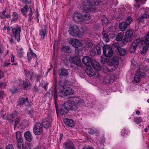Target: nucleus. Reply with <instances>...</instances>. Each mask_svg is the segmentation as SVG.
I'll return each instance as SVG.
<instances>
[{"label":"nucleus","instance_id":"nucleus-23","mask_svg":"<svg viewBox=\"0 0 149 149\" xmlns=\"http://www.w3.org/2000/svg\"><path fill=\"white\" fill-rule=\"evenodd\" d=\"M102 80L106 84L112 83L114 81V79H111V77L109 75L105 77Z\"/></svg>","mask_w":149,"mask_h":149},{"label":"nucleus","instance_id":"nucleus-54","mask_svg":"<svg viewBox=\"0 0 149 149\" xmlns=\"http://www.w3.org/2000/svg\"><path fill=\"white\" fill-rule=\"evenodd\" d=\"M6 149H14L13 145L12 144L8 145L6 148Z\"/></svg>","mask_w":149,"mask_h":149},{"label":"nucleus","instance_id":"nucleus-28","mask_svg":"<svg viewBox=\"0 0 149 149\" xmlns=\"http://www.w3.org/2000/svg\"><path fill=\"white\" fill-rule=\"evenodd\" d=\"M64 122L65 124L70 127H72L74 123L73 120L71 119H69L67 118L64 120Z\"/></svg>","mask_w":149,"mask_h":149},{"label":"nucleus","instance_id":"nucleus-26","mask_svg":"<svg viewBox=\"0 0 149 149\" xmlns=\"http://www.w3.org/2000/svg\"><path fill=\"white\" fill-rule=\"evenodd\" d=\"M147 15L146 13L145 12L143 14H141L140 15V17L138 19V21L139 22L143 23L147 17Z\"/></svg>","mask_w":149,"mask_h":149},{"label":"nucleus","instance_id":"nucleus-5","mask_svg":"<svg viewBox=\"0 0 149 149\" xmlns=\"http://www.w3.org/2000/svg\"><path fill=\"white\" fill-rule=\"evenodd\" d=\"M70 66L74 69H76L77 66H80L81 65L80 59L76 56L70 57L69 58Z\"/></svg>","mask_w":149,"mask_h":149},{"label":"nucleus","instance_id":"nucleus-9","mask_svg":"<svg viewBox=\"0 0 149 149\" xmlns=\"http://www.w3.org/2000/svg\"><path fill=\"white\" fill-rule=\"evenodd\" d=\"M34 133L36 135H39L42 132V125L41 123L37 122L34 125L33 128Z\"/></svg>","mask_w":149,"mask_h":149},{"label":"nucleus","instance_id":"nucleus-27","mask_svg":"<svg viewBox=\"0 0 149 149\" xmlns=\"http://www.w3.org/2000/svg\"><path fill=\"white\" fill-rule=\"evenodd\" d=\"M58 74L59 76H65L68 75V72L66 70L61 69L58 70Z\"/></svg>","mask_w":149,"mask_h":149},{"label":"nucleus","instance_id":"nucleus-59","mask_svg":"<svg viewBox=\"0 0 149 149\" xmlns=\"http://www.w3.org/2000/svg\"><path fill=\"white\" fill-rule=\"evenodd\" d=\"M14 56L13 55H12L11 59V61L12 62H13L14 61Z\"/></svg>","mask_w":149,"mask_h":149},{"label":"nucleus","instance_id":"nucleus-12","mask_svg":"<svg viewBox=\"0 0 149 149\" xmlns=\"http://www.w3.org/2000/svg\"><path fill=\"white\" fill-rule=\"evenodd\" d=\"M82 15L77 12L74 13L73 15L72 19L76 22L81 23L82 22Z\"/></svg>","mask_w":149,"mask_h":149},{"label":"nucleus","instance_id":"nucleus-61","mask_svg":"<svg viewBox=\"0 0 149 149\" xmlns=\"http://www.w3.org/2000/svg\"><path fill=\"white\" fill-rule=\"evenodd\" d=\"M89 133L91 134H93L94 132V131L92 129H91L88 132Z\"/></svg>","mask_w":149,"mask_h":149},{"label":"nucleus","instance_id":"nucleus-11","mask_svg":"<svg viewBox=\"0 0 149 149\" xmlns=\"http://www.w3.org/2000/svg\"><path fill=\"white\" fill-rule=\"evenodd\" d=\"M22 72L26 77L31 80L35 79L37 76L36 74L31 71L24 69Z\"/></svg>","mask_w":149,"mask_h":149},{"label":"nucleus","instance_id":"nucleus-1","mask_svg":"<svg viewBox=\"0 0 149 149\" xmlns=\"http://www.w3.org/2000/svg\"><path fill=\"white\" fill-rule=\"evenodd\" d=\"M101 3L100 0H84L83 2V9L86 13L82 16V22L88 23L90 22V15L88 13L90 12H95L96 8L95 6L98 5Z\"/></svg>","mask_w":149,"mask_h":149},{"label":"nucleus","instance_id":"nucleus-18","mask_svg":"<svg viewBox=\"0 0 149 149\" xmlns=\"http://www.w3.org/2000/svg\"><path fill=\"white\" fill-rule=\"evenodd\" d=\"M42 125L46 129H48L51 126V120L50 118L43 120L42 122Z\"/></svg>","mask_w":149,"mask_h":149},{"label":"nucleus","instance_id":"nucleus-20","mask_svg":"<svg viewBox=\"0 0 149 149\" xmlns=\"http://www.w3.org/2000/svg\"><path fill=\"white\" fill-rule=\"evenodd\" d=\"M91 65L97 71H99L101 70V68L100 64L96 61H93Z\"/></svg>","mask_w":149,"mask_h":149},{"label":"nucleus","instance_id":"nucleus-3","mask_svg":"<svg viewBox=\"0 0 149 149\" xmlns=\"http://www.w3.org/2000/svg\"><path fill=\"white\" fill-rule=\"evenodd\" d=\"M118 58L116 56H113L111 60V62L109 65V68L104 67L103 69L104 71L107 72L108 71H112L115 70L118 67Z\"/></svg>","mask_w":149,"mask_h":149},{"label":"nucleus","instance_id":"nucleus-24","mask_svg":"<svg viewBox=\"0 0 149 149\" xmlns=\"http://www.w3.org/2000/svg\"><path fill=\"white\" fill-rule=\"evenodd\" d=\"M128 25L125 22H123L119 24V27L120 30L122 31H125L128 26Z\"/></svg>","mask_w":149,"mask_h":149},{"label":"nucleus","instance_id":"nucleus-50","mask_svg":"<svg viewBox=\"0 0 149 149\" xmlns=\"http://www.w3.org/2000/svg\"><path fill=\"white\" fill-rule=\"evenodd\" d=\"M30 49V52H29L32 55L33 58H36V55L34 52H33L32 50L31 49Z\"/></svg>","mask_w":149,"mask_h":149},{"label":"nucleus","instance_id":"nucleus-56","mask_svg":"<svg viewBox=\"0 0 149 149\" xmlns=\"http://www.w3.org/2000/svg\"><path fill=\"white\" fill-rule=\"evenodd\" d=\"M4 76L3 72L0 69V79H1Z\"/></svg>","mask_w":149,"mask_h":149},{"label":"nucleus","instance_id":"nucleus-42","mask_svg":"<svg viewBox=\"0 0 149 149\" xmlns=\"http://www.w3.org/2000/svg\"><path fill=\"white\" fill-rule=\"evenodd\" d=\"M96 54L95 47L93 46L92 49L89 52V54L90 56H95Z\"/></svg>","mask_w":149,"mask_h":149},{"label":"nucleus","instance_id":"nucleus-19","mask_svg":"<svg viewBox=\"0 0 149 149\" xmlns=\"http://www.w3.org/2000/svg\"><path fill=\"white\" fill-rule=\"evenodd\" d=\"M65 149H75L74 146L71 141H67L64 143Z\"/></svg>","mask_w":149,"mask_h":149},{"label":"nucleus","instance_id":"nucleus-64","mask_svg":"<svg viewBox=\"0 0 149 149\" xmlns=\"http://www.w3.org/2000/svg\"><path fill=\"white\" fill-rule=\"evenodd\" d=\"M10 63H5L4 64V66H8L9 65H10Z\"/></svg>","mask_w":149,"mask_h":149},{"label":"nucleus","instance_id":"nucleus-58","mask_svg":"<svg viewBox=\"0 0 149 149\" xmlns=\"http://www.w3.org/2000/svg\"><path fill=\"white\" fill-rule=\"evenodd\" d=\"M16 120L15 121V123L14 124L15 126H16L17 124L18 123L19 121V119L18 118V117L17 118H16Z\"/></svg>","mask_w":149,"mask_h":149},{"label":"nucleus","instance_id":"nucleus-43","mask_svg":"<svg viewBox=\"0 0 149 149\" xmlns=\"http://www.w3.org/2000/svg\"><path fill=\"white\" fill-rule=\"evenodd\" d=\"M54 101L55 104L56 105V103L57 102V97H58V93L57 92L56 90H55L54 92Z\"/></svg>","mask_w":149,"mask_h":149},{"label":"nucleus","instance_id":"nucleus-17","mask_svg":"<svg viewBox=\"0 0 149 149\" xmlns=\"http://www.w3.org/2000/svg\"><path fill=\"white\" fill-rule=\"evenodd\" d=\"M29 101L28 97L20 98L17 102V105L21 106L24 104H28Z\"/></svg>","mask_w":149,"mask_h":149},{"label":"nucleus","instance_id":"nucleus-30","mask_svg":"<svg viewBox=\"0 0 149 149\" xmlns=\"http://www.w3.org/2000/svg\"><path fill=\"white\" fill-rule=\"evenodd\" d=\"M117 49L120 55L121 56L125 55L126 53L125 49L119 46L117 47Z\"/></svg>","mask_w":149,"mask_h":149},{"label":"nucleus","instance_id":"nucleus-62","mask_svg":"<svg viewBox=\"0 0 149 149\" xmlns=\"http://www.w3.org/2000/svg\"><path fill=\"white\" fill-rule=\"evenodd\" d=\"M75 53L77 54H78L79 53V51L78 49L76 48L75 49Z\"/></svg>","mask_w":149,"mask_h":149},{"label":"nucleus","instance_id":"nucleus-2","mask_svg":"<svg viewBox=\"0 0 149 149\" xmlns=\"http://www.w3.org/2000/svg\"><path fill=\"white\" fill-rule=\"evenodd\" d=\"M84 104V101L78 97H70L68 101L65 102V105L68 106L69 109L74 111Z\"/></svg>","mask_w":149,"mask_h":149},{"label":"nucleus","instance_id":"nucleus-52","mask_svg":"<svg viewBox=\"0 0 149 149\" xmlns=\"http://www.w3.org/2000/svg\"><path fill=\"white\" fill-rule=\"evenodd\" d=\"M24 149H31V146L30 143L26 144L25 146Z\"/></svg>","mask_w":149,"mask_h":149},{"label":"nucleus","instance_id":"nucleus-37","mask_svg":"<svg viewBox=\"0 0 149 149\" xmlns=\"http://www.w3.org/2000/svg\"><path fill=\"white\" fill-rule=\"evenodd\" d=\"M142 70L140 69H138L136 72L138 73L140 77L143 78L146 76V74L144 72H142Z\"/></svg>","mask_w":149,"mask_h":149},{"label":"nucleus","instance_id":"nucleus-51","mask_svg":"<svg viewBox=\"0 0 149 149\" xmlns=\"http://www.w3.org/2000/svg\"><path fill=\"white\" fill-rule=\"evenodd\" d=\"M96 77V79H99L102 80L103 79L102 76L99 73H97Z\"/></svg>","mask_w":149,"mask_h":149},{"label":"nucleus","instance_id":"nucleus-45","mask_svg":"<svg viewBox=\"0 0 149 149\" xmlns=\"http://www.w3.org/2000/svg\"><path fill=\"white\" fill-rule=\"evenodd\" d=\"M86 47L89 49L92 48L93 47V45L92 43L91 42H86Z\"/></svg>","mask_w":149,"mask_h":149},{"label":"nucleus","instance_id":"nucleus-34","mask_svg":"<svg viewBox=\"0 0 149 149\" xmlns=\"http://www.w3.org/2000/svg\"><path fill=\"white\" fill-rule=\"evenodd\" d=\"M61 50L66 53H69L71 52L70 47L67 46H63Z\"/></svg>","mask_w":149,"mask_h":149},{"label":"nucleus","instance_id":"nucleus-13","mask_svg":"<svg viewBox=\"0 0 149 149\" xmlns=\"http://www.w3.org/2000/svg\"><path fill=\"white\" fill-rule=\"evenodd\" d=\"M69 42L71 44L72 46L76 48H77L81 45V43L78 40L74 38H70L69 39Z\"/></svg>","mask_w":149,"mask_h":149},{"label":"nucleus","instance_id":"nucleus-15","mask_svg":"<svg viewBox=\"0 0 149 149\" xmlns=\"http://www.w3.org/2000/svg\"><path fill=\"white\" fill-rule=\"evenodd\" d=\"M82 62L87 66H91L92 61L91 59L88 56H84L82 59Z\"/></svg>","mask_w":149,"mask_h":149},{"label":"nucleus","instance_id":"nucleus-35","mask_svg":"<svg viewBox=\"0 0 149 149\" xmlns=\"http://www.w3.org/2000/svg\"><path fill=\"white\" fill-rule=\"evenodd\" d=\"M33 14L32 10L31 8H30L29 13L26 14L27 15L26 16H27L28 17V21H31V19L33 18L32 16Z\"/></svg>","mask_w":149,"mask_h":149},{"label":"nucleus","instance_id":"nucleus-32","mask_svg":"<svg viewBox=\"0 0 149 149\" xmlns=\"http://www.w3.org/2000/svg\"><path fill=\"white\" fill-rule=\"evenodd\" d=\"M13 19L11 20L12 22L17 21L19 18L18 15L15 12H13L12 13Z\"/></svg>","mask_w":149,"mask_h":149},{"label":"nucleus","instance_id":"nucleus-53","mask_svg":"<svg viewBox=\"0 0 149 149\" xmlns=\"http://www.w3.org/2000/svg\"><path fill=\"white\" fill-rule=\"evenodd\" d=\"M23 53V49L22 48H19L18 51V53L19 55H22Z\"/></svg>","mask_w":149,"mask_h":149},{"label":"nucleus","instance_id":"nucleus-39","mask_svg":"<svg viewBox=\"0 0 149 149\" xmlns=\"http://www.w3.org/2000/svg\"><path fill=\"white\" fill-rule=\"evenodd\" d=\"M133 21V19L130 16H128L125 19V22L128 25H129Z\"/></svg>","mask_w":149,"mask_h":149},{"label":"nucleus","instance_id":"nucleus-47","mask_svg":"<svg viewBox=\"0 0 149 149\" xmlns=\"http://www.w3.org/2000/svg\"><path fill=\"white\" fill-rule=\"evenodd\" d=\"M106 57L107 56H102L101 61L102 63H105L108 61V60L107 59Z\"/></svg>","mask_w":149,"mask_h":149},{"label":"nucleus","instance_id":"nucleus-8","mask_svg":"<svg viewBox=\"0 0 149 149\" xmlns=\"http://www.w3.org/2000/svg\"><path fill=\"white\" fill-rule=\"evenodd\" d=\"M21 31V28L19 27H14L12 29V31L13 36L15 39L18 42L20 41V33Z\"/></svg>","mask_w":149,"mask_h":149},{"label":"nucleus","instance_id":"nucleus-49","mask_svg":"<svg viewBox=\"0 0 149 149\" xmlns=\"http://www.w3.org/2000/svg\"><path fill=\"white\" fill-rule=\"evenodd\" d=\"M95 49L96 50L97 53L98 54L100 55L101 54V52L100 48V47L98 46L95 47Z\"/></svg>","mask_w":149,"mask_h":149},{"label":"nucleus","instance_id":"nucleus-57","mask_svg":"<svg viewBox=\"0 0 149 149\" xmlns=\"http://www.w3.org/2000/svg\"><path fill=\"white\" fill-rule=\"evenodd\" d=\"M31 56L32 55L30 54L29 52H28L27 53V57L28 58V59L29 60H30L31 58Z\"/></svg>","mask_w":149,"mask_h":149},{"label":"nucleus","instance_id":"nucleus-21","mask_svg":"<svg viewBox=\"0 0 149 149\" xmlns=\"http://www.w3.org/2000/svg\"><path fill=\"white\" fill-rule=\"evenodd\" d=\"M24 136L26 140L29 142H31L33 140V136L29 131L25 133Z\"/></svg>","mask_w":149,"mask_h":149},{"label":"nucleus","instance_id":"nucleus-38","mask_svg":"<svg viewBox=\"0 0 149 149\" xmlns=\"http://www.w3.org/2000/svg\"><path fill=\"white\" fill-rule=\"evenodd\" d=\"M139 74H138V73L136 72L134 76V81L136 83L138 82L140 80L141 77Z\"/></svg>","mask_w":149,"mask_h":149},{"label":"nucleus","instance_id":"nucleus-31","mask_svg":"<svg viewBox=\"0 0 149 149\" xmlns=\"http://www.w3.org/2000/svg\"><path fill=\"white\" fill-rule=\"evenodd\" d=\"M3 19L4 18H10L11 17V15L10 13H7V9L5 8L2 12Z\"/></svg>","mask_w":149,"mask_h":149},{"label":"nucleus","instance_id":"nucleus-10","mask_svg":"<svg viewBox=\"0 0 149 149\" xmlns=\"http://www.w3.org/2000/svg\"><path fill=\"white\" fill-rule=\"evenodd\" d=\"M103 53L104 56L107 57H110L113 54L112 49L108 46H104L103 48Z\"/></svg>","mask_w":149,"mask_h":149},{"label":"nucleus","instance_id":"nucleus-41","mask_svg":"<svg viewBox=\"0 0 149 149\" xmlns=\"http://www.w3.org/2000/svg\"><path fill=\"white\" fill-rule=\"evenodd\" d=\"M134 121L137 124L141 123L142 121V119L141 117H137L134 119Z\"/></svg>","mask_w":149,"mask_h":149},{"label":"nucleus","instance_id":"nucleus-55","mask_svg":"<svg viewBox=\"0 0 149 149\" xmlns=\"http://www.w3.org/2000/svg\"><path fill=\"white\" fill-rule=\"evenodd\" d=\"M28 113L30 117H32L33 114V111L32 110H31L29 111Z\"/></svg>","mask_w":149,"mask_h":149},{"label":"nucleus","instance_id":"nucleus-36","mask_svg":"<svg viewBox=\"0 0 149 149\" xmlns=\"http://www.w3.org/2000/svg\"><path fill=\"white\" fill-rule=\"evenodd\" d=\"M25 88L29 89L31 87L30 83L28 80H26L23 84Z\"/></svg>","mask_w":149,"mask_h":149},{"label":"nucleus","instance_id":"nucleus-40","mask_svg":"<svg viewBox=\"0 0 149 149\" xmlns=\"http://www.w3.org/2000/svg\"><path fill=\"white\" fill-rule=\"evenodd\" d=\"M10 117L11 119V120L12 121V123H13V122H15V119L17 118L18 116L17 113L15 112L10 115Z\"/></svg>","mask_w":149,"mask_h":149},{"label":"nucleus","instance_id":"nucleus-4","mask_svg":"<svg viewBox=\"0 0 149 149\" xmlns=\"http://www.w3.org/2000/svg\"><path fill=\"white\" fill-rule=\"evenodd\" d=\"M74 93V90L72 88L65 86L61 89L58 92V95L61 97L64 96L73 94Z\"/></svg>","mask_w":149,"mask_h":149},{"label":"nucleus","instance_id":"nucleus-46","mask_svg":"<svg viewBox=\"0 0 149 149\" xmlns=\"http://www.w3.org/2000/svg\"><path fill=\"white\" fill-rule=\"evenodd\" d=\"M58 86L59 87V89H63L64 87L66 86L64 84V81H59Z\"/></svg>","mask_w":149,"mask_h":149},{"label":"nucleus","instance_id":"nucleus-63","mask_svg":"<svg viewBox=\"0 0 149 149\" xmlns=\"http://www.w3.org/2000/svg\"><path fill=\"white\" fill-rule=\"evenodd\" d=\"M63 134H60V137H59V141H61V140L62 139V137H63Z\"/></svg>","mask_w":149,"mask_h":149},{"label":"nucleus","instance_id":"nucleus-29","mask_svg":"<svg viewBox=\"0 0 149 149\" xmlns=\"http://www.w3.org/2000/svg\"><path fill=\"white\" fill-rule=\"evenodd\" d=\"M29 8L27 5H25L23 8L21 10V12L22 13L24 16H25L27 15V14L29 13Z\"/></svg>","mask_w":149,"mask_h":149},{"label":"nucleus","instance_id":"nucleus-48","mask_svg":"<svg viewBox=\"0 0 149 149\" xmlns=\"http://www.w3.org/2000/svg\"><path fill=\"white\" fill-rule=\"evenodd\" d=\"M148 49V47L147 46H144L141 52V54H145L147 52Z\"/></svg>","mask_w":149,"mask_h":149},{"label":"nucleus","instance_id":"nucleus-6","mask_svg":"<svg viewBox=\"0 0 149 149\" xmlns=\"http://www.w3.org/2000/svg\"><path fill=\"white\" fill-rule=\"evenodd\" d=\"M70 34L72 36H77L81 37V33L79 31V27L76 25L70 27L68 30Z\"/></svg>","mask_w":149,"mask_h":149},{"label":"nucleus","instance_id":"nucleus-44","mask_svg":"<svg viewBox=\"0 0 149 149\" xmlns=\"http://www.w3.org/2000/svg\"><path fill=\"white\" fill-rule=\"evenodd\" d=\"M103 39L105 42H108L109 41L110 39L109 38L107 34L106 33H104L103 35Z\"/></svg>","mask_w":149,"mask_h":149},{"label":"nucleus","instance_id":"nucleus-22","mask_svg":"<svg viewBox=\"0 0 149 149\" xmlns=\"http://www.w3.org/2000/svg\"><path fill=\"white\" fill-rule=\"evenodd\" d=\"M86 72L90 77H92L95 74V73L90 67H88L86 70Z\"/></svg>","mask_w":149,"mask_h":149},{"label":"nucleus","instance_id":"nucleus-7","mask_svg":"<svg viewBox=\"0 0 149 149\" xmlns=\"http://www.w3.org/2000/svg\"><path fill=\"white\" fill-rule=\"evenodd\" d=\"M16 134L18 149H23L24 143L21 132L19 131H17L16 132Z\"/></svg>","mask_w":149,"mask_h":149},{"label":"nucleus","instance_id":"nucleus-14","mask_svg":"<svg viewBox=\"0 0 149 149\" xmlns=\"http://www.w3.org/2000/svg\"><path fill=\"white\" fill-rule=\"evenodd\" d=\"M133 31L132 29L127 30L125 34L126 38H125L124 41L127 42L130 41V39L133 36Z\"/></svg>","mask_w":149,"mask_h":149},{"label":"nucleus","instance_id":"nucleus-16","mask_svg":"<svg viewBox=\"0 0 149 149\" xmlns=\"http://www.w3.org/2000/svg\"><path fill=\"white\" fill-rule=\"evenodd\" d=\"M69 108L68 105H65V103L61 106L59 112L61 115L66 114L68 112Z\"/></svg>","mask_w":149,"mask_h":149},{"label":"nucleus","instance_id":"nucleus-60","mask_svg":"<svg viewBox=\"0 0 149 149\" xmlns=\"http://www.w3.org/2000/svg\"><path fill=\"white\" fill-rule=\"evenodd\" d=\"M13 28L11 27H9L7 28V32H9L11 30H12V29Z\"/></svg>","mask_w":149,"mask_h":149},{"label":"nucleus","instance_id":"nucleus-25","mask_svg":"<svg viewBox=\"0 0 149 149\" xmlns=\"http://www.w3.org/2000/svg\"><path fill=\"white\" fill-rule=\"evenodd\" d=\"M47 33V29L45 28L41 29L40 30L39 35L42 39H43L45 36L46 35Z\"/></svg>","mask_w":149,"mask_h":149},{"label":"nucleus","instance_id":"nucleus-33","mask_svg":"<svg viewBox=\"0 0 149 149\" xmlns=\"http://www.w3.org/2000/svg\"><path fill=\"white\" fill-rule=\"evenodd\" d=\"M124 37V34L122 32L118 33L116 38V40L118 41H120L122 40Z\"/></svg>","mask_w":149,"mask_h":149}]
</instances>
